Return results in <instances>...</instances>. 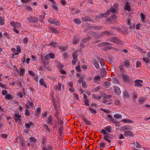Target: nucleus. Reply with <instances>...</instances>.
<instances>
[{
  "mask_svg": "<svg viewBox=\"0 0 150 150\" xmlns=\"http://www.w3.org/2000/svg\"><path fill=\"white\" fill-rule=\"evenodd\" d=\"M134 145L136 146V147L137 148H140L141 146L137 142H134Z\"/></svg>",
  "mask_w": 150,
  "mask_h": 150,
  "instance_id": "c9c22d12",
  "label": "nucleus"
},
{
  "mask_svg": "<svg viewBox=\"0 0 150 150\" xmlns=\"http://www.w3.org/2000/svg\"><path fill=\"white\" fill-rule=\"evenodd\" d=\"M103 138L105 140L107 139H111L112 138L111 137L110 135L108 133L105 134Z\"/></svg>",
  "mask_w": 150,
  "mask_h": 150,
  "instance_id": "4be33fe9",
  "label": "nucleus"
},
{
  "mask_svg": "<svg viewBox=\"0 0 150 150\" xmlns=\"http://www.w3.org/2000/svg\"><path fill=\"white\" fill-rule=\"evenodd\" d=\"M107 41L113 42L119 46H121L123 43V42L121 41L119 38L116 37H113L109 38L108 39Z\"/></svg>",
  "mask_w": 150,
  "mask_h": 150,
  "instance_id": "f257e3e1",
  "label": "nucleus"
},
{
  "mask_svg": "<svg viewBox=\"0 0 150 150\" xmlns=\"http://www.w3.org/2000/svg\"><path fill=\"white\" fill-rule=\"evenodd\" d=\"M51 45L53 47H56L57 45V43L55 42H52L50 43Z\"/></svg>",
  "mask_w": 150,
  "mask_h": 150,
  "instance_id": "e2e57ef3",
  "label": "nucleus"
},
{
  "mask_svg": "<svg viewBox=\"0 0 150 150\" xmlns=\"http://www.w3.org/2000/svg\"><path fill=\"white\" fill-rule=\"evenodd\" d=\"M114 88L115 93L117 95H120L121 93V91L119 88L117 86H115Z\"/></svg>",
  "mask_w": 150,
  "mask_h": 150,
  "instance_id": "9b49d317",
  "label": "nucleus"
},
{
  "mask_svg": "<svg viewBox=\"0 0 150 150\" xmlns=\"http://www.w3.org/2000/svg\"><path fill=\"white\" fill-rule=\"evenodd\" d=\"M92 96L93 98L97 100H98L101 98V96H97L95 94H93Z\"/></svg>",
  "mask_w": 150,
  "mask_h": 150,
  "instance_id": "2f4dec72",
  "label": "nucleus"
},
{
  "mask_svg": "<svg viewBox=\"0 0 150 150\" xmlns=\"http://www.w3.org/2000/svg\"><path fill=\"white\" fill-rule=\"evenodd\" d=\"M90 39V38L89 37H88L86 38L85 39H83L82 42L81 43V46H83V44L87 42L88 41V40Z\"/></svg>",
  "mask_w": 150,
  "mask_h": 150,
  "instance_id": "f3484780",
  "label": "nucleus"
},
{
  "mask_svg": "<svg viewBox=\"0 0 150 150\" xmlns=\"http://www.w3.org/2000/svg\"><path fill=\"white\" fill-rule=\"evenodd\" d=\"M90 28L92 29L98 30H100L102 28V27H100L99 26H98L94 25H92L91 26Z\"/></svg>",
  "mask_w": 150,
  "mask_h": 150,
  "instance_id": "412c9836",
  "label": "nucleus"
},
{
  "mask_svg": "<svg viewBox=\"0 0 150 150\" xmlns=\"http://www.w3.org/2000/svg\"><path fill=\"white\" fill-rule=\"evenodd\" d=\"M7 93V91L6 90H3L2 91V94L3 96L6 95Z\"/></svg>",
  "mask_w": 150,
  "mask_h": 150,
  "instance_id": "338daca9",
  "label": "nucleus"
},
{
  "mask_svg": "<svg viewBox=\"0 0 150 150\" xmlns=\"http://www.w3.org/2000/svg\"><path fill=\"white\" fill-rule=\"evenodd\" d=\"M53 8V9L55 10H57V7L56 4L55 3L54 4H53L52 6Z\"/></svg>",
  "mask_w": 150,
  "mask_h": 150,
  "instance_id": "5fc2aeb1",
  "label": "nucleus"
},
{
  "mask_svg": "<svg viewBox=\"0 0 150 150\" xmlns=\"http://www.w3.org/2000/svg\"><path fill=\"white\" fill-rule=\"evenodd\" d=\"M28 20L30 22H33L34 23H37L38 21L37 18L32 17H30L29 18H28Z\"/></svg>",
  "mask_w": 150,
  "mask_h": 150,
  "instance_id": "0eeeda50",
  "label": "nucleus"
},
{
  "mask_svg": "<svg viewBox=\"0 0 150 150\" xmlns=\"http://www.w3.org/2000/svg\"><path fill=\"white\" fill-rule=\"evenodd\" d=\"M107 16L106 13H104L97 15L96 17L98 18H99L102 17L106 18Z\"/></svg>",
  "mask_w": 150,
  "mask_h": 150,
  "instance_id": "dca6fc26",
  "label": "nucleus"
},
{
  "mask_svg": "<svg viewBox=\"0 0 150 150\" xmlns=\"http://www.w3.org/2000/svg\"><path fill=\"white\" fill-rule=\"evenodd\" d=\"M62 86V84L60 83L59 82L57 85L56 86L55 88L57 90L60 91L61 90Z\"/></svg>",
  "mask_w": 150,
  "mask_h": 150,
  "instance_id": "393cba45",
  "label": "nucleus"
},
{
  "mask_svg": "<svg viewBox=\"0 0 150 150\" xmlns=\"http://www.w3.org/2000/svg\"><path fill=\"white\" fill-rule=\"evenodd\" d=\"M103 96L104 98H108V99L112 97V96L111 95H108L106 94L105 93L104 94Z\"/></svg>",
  "mask_w": 150,
  "mask_h": 150,
  "instance_id": "a18cd8bd",
  "label": "nucleus"
},
{
  "mask_svg": "<svg viewBox=\"0 0 150 150\" xmlns=\"http://www.w3.org/2000/svg\"><path fill=\"white\" fill-rule=\"evenodd\" d=\"M74 21L77 24H79L81 23V21L78 19H74Z\"/></svg>",
  "mask_w": 150,
  "mask_h": 150,
  "instance_id": "c03bdc74",
  "label": "nucleus"
},
{
  "mask_svg": "<svg viewBox=\"0 0 150 150\" xmlns=\"http://www.w3.org/2000/svg\"><path fill=\"white\" fill-rule=\"evenodd\" d=\"M77 59L73 58V59L72 61V64L73 65H74L77 61Z\"/></svg>",
  "mask_w": 150,
  "mask_h": 150,
  "instance_id": "680f3d73",
  "label": "nucleus"
},
{
  "mask_svg": "<svg viewBox=\"0 0 150 150\" xmlns=\"http://www.w3.org/2000/svg\"><path fill=\"white\" fill-rule=\"evenodd\" d=\"M122 76L123 80L126 83H129L130 82V80L128 76L122 74Z\"/></svg>",
  "mask_w": 150,
  "mask_h": 150,
  "instance_id": "423d86ee",
  "label": "nucleus"
},
{
  "mask_svg": "<svg viewBox=\"0 0 150 150\" xmlns=\"http://www.w3.org/2000/svg\"><path fill=\"white\" fill-rule=\"evenodd\" d=\"M47 123L50 126H51L53 125L52 121V117L51 115H50L49 116L47 120Z\"/></svg>",
  "mask_w": 150,
  "mask_h": 150,
  "instance_id": "9d476101",
  "label": "nucleus"
},
{
  "mask_svg": "<svg viewBox=\"0 0 150 150\" xmlns=\"http://www.w3.org/2000/svg\"><path fill=\"white\" fill-rule=\"evenodd\" d=\"M12 96L9 94H6L5 96V98L7 100H10L12 98Z\"/></svg>",
  "mask_w": 150,
  "mask_h": 150,
  "instance_id": "7c9ffc66",
  "label": "nucleus"
},
{
  "mask_svg": "<svg viewBox=\"0 0 150 150\" xmlns=\"http://www.w3.org/2000/svg\"><path fill=\"white\" fill-rule=\"evenodd\" d=\"M43 127L44 128L46 129L47 131H50V129L49 128L47 124H44Z\"/></svg>",
  "mask_w": 150,
  "mask_h": 150,
  "instance_id": "8fccbe9b",
  "label": "nucleus"
},
{
  "mask_svg": "<svg viewBox=\"0 0 150 150\" xmlns=\"http://www.w3.org/2000/svg\"><path fill=\"white\" fill-rule=\"evenodd\" d=\"M100 87L99 86H98L96 88H94V91L95 92L98 91L100 90Z\"/></svg>",
  "mask_w": 150,
  "mask_h": 150,
  "instance_id": "69168bd1",
  "label": "nucleus"
},
{
  "mask_svg": "<svg viewBox=\"0 0 150 150\" xmlns=\"http://www.w3.org/2000/svg\"><path fill=\"white\" fill-rule=\"evenodd\" d=\"M25 69H20L19 74L21 76H24L25 72Z\"/></svg>",
  "mask_w": 150,
  "mask_h": 150,
  "instance_id": "a878e982",
  "label": "nucleus"
},
{
  "mask_svg": "<svg viewBox=\"0 0 150 150\" xmlns=\"http://www.w3.org/2000/svg\"><path fill=\"white\" fill-rule=\"evenodd\" d=\"M82 120L85 122L86 125H91L90 120H89L85 117H83L82 119Z\"/></svg>",
  "mask_w": 150,
  "mask_h": 150,
  "instance_id": "f8f14e48",
  "label": "nucleus"
},
{
  "mask_svg": "<svg viewBox=\"0 0 150 150\" xmlns=\"http://www.w3.org/2000/svg\"><path fill=\"white\" fill-rule=\"evenodd\" d=\"M4 24V19L2 17H0V25H3Z\"/></svg>",
  "mask_w": 150,
  "mask_h": 150,
  "instance_id": "473e14b6",
  "label": "nucleus"
},
{
  "mask_svg": "<svg viewBox=\"0 0 150 150\" xmlns=\"http://www.w3.org/2000/svg\"><path fill=\"white\" fill-rule=\"evenodd\" d=\"M48 21L50 23L53 24H55L58 26H59L61 25L60 23L56 19L50 18L48 19Z\"/></svg>",
  "mask_w": 150,
  "mask_h": 150,
  "instance_id": "f03ea898",
  "label": "nucleus"
},
{
  "mask_svg": "<svg viewBox=\"0 0 150 150\" xmlns=\"http://www.w3.org/2000/svg\"><path fill=\"white\" fill-rule=\"evenodd\" d=\"M124 135L125 136H129L130 137H133L134 135L132 131L129 130H127L125 132Z\"/></svg>",
  "mask_w": 150,
  "mask_h": 150,
  "instance_id": "1a4fd4ad",
  "label": "nucleus"
},
{
  "mask_svg": "<svg viewBox=\"0 0 150 150\" xmlns=\"http://www.w3.org/2000/svg\"><path fill=\"white\" fill-rule=\"evenodd\" d=\"M50 58L52 59H54L55 58V55L53 53H50L49 54Z\"/></svg>",
  "mask_w": 150,
  "mask_h": 150,
  "instance_id": "603ef678",
  "label": "nucleus"
},
{
  "mask_svg": "<svg viewBox=\"0 0 150 150\" xmlns=\"http://www.w3.org/2000/svg\"><path fill=\"white\" fill-rule=\"evenodd\" d=\"M125 8V9L128 11H129L131 10V8L128 5H127L126 6Z\"/></svg>",
  "mask_w": 150,
  "mask_h": 150,
  "instance_id": "052dcab7",
  "label": "nucleus"
},
{
  "mask_svg": "<svg viewBox=\"0 0 150 150\" xmlns=\"http://www.w3.org/2000/svg\"><path fill=\"white\" fill-rule=\"evenodd\" d=\"M134 86L137 87H141L143 86L141 83H143V81L141 80L137 79L134 81Z\"/></svg>",
  "mask_w": 150,
  "mask_h": 150,
  "instance_id": "20e7f679",
  "label": "nucleus"
},
{
  "mask_svg": "<svg viewBox=\"0 0 150 150\" xmlns=\"http://www.w3.org/2000/svg\"><path fill=\"white\" fill-rule=\"evenodd\" d=\"M78 50L74 51L72 53V56L73 58L77 59L78 54H77Z\"/></svg>",
  "mask_w": 150,
  "mask_h": 150,
  "instance_id": "aec40b11",
  "label": "nucleus"
},
{
  "mask_svg": "<svg viewBox=\"0 0 150 150\" xmlns=\"http://www.w3.org/2000/svg\"><path fill=\"white\" fill-rule=\"evenodd\" d=\"M27 102L28 103V104L30 106L33 108L34 107V104L33 103L30 102L28 100H27Z\"/></svg>",
  "mask_w": 150,
  "mask_h": 150,
  "instance_id": "6e6d98bb",
  "label": "nucleus"
},
{
  "mask_svg": "<svg viewBox=\"0 0 150 150\" xmlns=\"http://www.w3.org/2000/svg\"><path fill=\"white\" fill-rule=\"evenodd\" d=\"M14 116L15 117V118L18 119L20 120H21V116L20 115L18 114H14Z\"/></svg>",
  "mask_w": 150,
  "mask_h": 150,
  "instance_id": "72a5a7b5",
  "label": "nucleus"
},
{
  "mask_svg": "<svg viewBox=\"0 0 150 150\" xmlns=\"http://www.w3.org/2000/svg\"><path fill=\"white\" fill-rule=\"evenodd\" d=\"M30 141L33 143H35L36 142V139L34 137H31L29 138Z\"/></svg>",
  "mask_w": 150,
  "mask_h": 150,
  "instance_id": "09e8293b",
  "label": "nucleus"
},
{
  "mask_svg": "<svg viewBox=\"0 0 150 150\" xmlns=\"http://www.w3.org/2000/svg\"><path fill=\"white\" fill-rule=\"evenodd\" d=\"M73 97L75 98L76 100H78L79 99V98L77 94L76 93H74L73 95Z\"/></svg>",
  "mask_w": 150,
  "mask_h": 150,
  "instance_id": "0e129e2a",
  "label": "nucleus"
},
{
  "mask_svg": "<svg viewBox=\"0 0 150 150\" xmlns=\"http://www.w3.org/2000/svg\"><path fill=\"white\" fill-rule=\"evenodd\" d=\"M114 117L116 119L121 118L122 115L119 114H115L114 115Z\"/></svg>",
  "mask_w": 150,
  "mask_h": 150,
  "instance_id": "37998d69",
  "label": "nucleus"
},
{
  "mask_svg": "<svg viewBox=\"0 0 150 150\" xmlns=\"http://www.w3.org/2000/svg\"><path fill=\"white\" fill-rule=\"evenodd\" d=\"M118 4H115L111 7L110 11L112 13H116V10L118 9Z\"/></svg>",
  "mask_w": 150,
  "mask_h": 150,
  "instance_id": "39448f33",
  "label": "nucleus"
},
{
  "mask_svg": "<svg viewBox=\"0 0 150 150\" xmlns=\"http://www.w3.org/2000/svg\"><path fill=\"white\" fill-rule=\"evenodd\" d=\"M10 24L12 26H13V28H19L21 27V25L20 23L18 22L11 21L10 22Z\"/></svg>",
  "mask_w": 150,
  "mask_h": 150,
  "instance_id": "7ed1b4c3",
  "label": "nucleus"
},
{
  "mask_svg": "<svg viewBox=\"0 0 150 150\" xmlns=\"http://www.w3.org/2000/svg\"><path fill=\"white\" fill-rule=\"evenodd\" d=\"M49 29L54 33H57V30L56 29L53 27L50 26L49 27Z\"/></svg>",
  "mask_w": 150,
  "mask_h": 150,
  "instance_id": "a19ab883",
  "label": "nucleus"
},
{
  "mask_svg": "<svg viewBox=\"0 0 150 150\" xmlns=\"http://www.w3.org/2000/svg\"><path fill=\"white\" fill-rule=\"evenodd\" d=\"M100 109L101 110L107 113H109L110 112V111L108 109L106 110L103 108H101Z\"/></svg>",
  "mask_w": 150,
  "mask_h": 150,
  "instance_id": "864d4df0",
  "label": "nucleus"
},
{
  "mask_svg": "<svg viewBox=\"0 0 150 150\" xmlns=\"http://www.w3.org/2000/svg\"><path fill=\"white\" fill-rule=\"evenodd\" d=\"M130 64V62L129 61L127 60H126L125 62V65L126 67H127L129 66Z\"/></svg>",
  "mask_w": 150,
  "mask_h": 150,
  "instance_id": "49530a36",
  "label": "nucleus"
},
{
  "mask_svg": "<svg viewBox=\"0 0 150 150\" xmlns=\"http://www.w3.org/2000/svg\"><path fill=\"white\" fill-rule=\"evenodd\" d=\"M33 123L30 122L29 124L28 123H25V126L26 128H30L31 126H33Z\"/></svg>",
  "mask_w": 150,
  "mask_h": 150,
  "instance_id": "5701e85b",
  "label": "nucleus"
},
{
  "mask_svg": "<svg viewBox=\"0 0 150 150\" xmlns=\"http://www.w3.org/2000/svg\"><path fill=\"white\" fill-rule=\"evenodd\" d=\"M93 64L95 66V67L97 69H98L99 68V66L98 64V62L96 61H94V62L93 63Z\"/></svg>",
  "mask_w": 150,
  "mask_h": 150,
  "instance_id": "e433bc0d",
  "label": "nucleus"
},
{
  "mask_svg": "<svg viewBox=\"0 0 150 150\" xmlns=\"http://www.w3.org/2000/svg\"><path fill=\"white\" fill-rule=\"evenodd\" d=\"M111 127L110 126L109 127H107L105 128V129L107 130V131L109 133L111 132Z\"/></svg>",
  "mask_w": 150,
  "mask_h": 150,
  "instance_id": "58836bf2",
  "label": "nucleus"
},
{
  "mask_svg": "<svg viewBox=\"0 0 150 150\" xmlns=\"http://www.w3.org/2000/svg\"><path fill=\"white\" fill-rule=\"evenodd\" d=\"M52 147L50 146H46V145H44L42 146V150H52Z\"/></svg>",
  "mask_w": 150,
  "mask_h": 150,
  "instance_id": "4468645a",
  "label": "nucleus"
},
{
  "mask_svg": "<svg viewBox=\"0 0 150 150\" xmlns=\"http://www.w3.org/2000/svg\"><path fill=\"white\" fill-rule=\"evenodd\" d=\"M52 101L53 102V105L54 106L55 110H56L57 108V106L55 102V100L54 99L52 100Z\"/></svg>",
  "mask_w": 150,
  "mask_h": 150,
  "instance_id": "4d7b16f0",
  "label": "nucleus"
},
{
  "mask_svg": "<svg viewBox=\"0 0 150 150\" xmlns=\"http://www.w3.org/2000/svg\"><path fill=\"white\" fill-rule=\"evenodd\" d=\"M132 127L129 125H126L121 127V130L122 131H125L127 130L131 129Z\"/></svg>",
  "mask_w": 150,
  "mask_h": 150,
  "instance_id": "6e6552de",
  "label": "nucleus"
},
{
  "mask_svg": "<svg viewBox=\"0 0 150 150\" xmlns=\"http://www.w3.org/2000/svg\"><path fill=\"white\" fill-rule=\"evenodd\" d=\"M57 65L58 68H59V69H62L64 67V66L60 62H57Z\"/></svg>",
  "mask_w": 150,
  "mask_h": 150,
  "instance_id": "c756f323",
  "label": "nucleus"
},
{
  "mask_svg": "<svg viewBox=\"0 0 150 150\" xmlns=\"http://www.w3.org/2000/svg\"><path fill=\"white\" fill-rule=\"evenodd\" d=\"M60 49L63 51H64L66 50H67V48L66 47H61Z\"/></svg>",
  "mask_w": 150,
  "mask_h": 150,
  "instance_id": "774afa93",
  "label": "nucleus"
},
{
  "mask_svg": "<svg viewBox=\"0 0 150 150\" xmlns=\"http://www.w3.org/2000/svg\"><path fill=\"white\" fill-rule=\"evenodd\" d=\"M122 121L125 122L127 123H132L133 122V121H132L131 120L129 119H125L122 120Z\"/></svg>",
  "mask_w": 150,
  "mask_h": 150,
  "instance_id": "cd10ccee",
  "label": "nucleus"
},
{
  "mask_svg": "<svg viewBox=\"0 0 150 150\" xmlns=\"http://www.w3.org/2000/svg\"><path fill=\"white\" fill-rule=\"evenodd\" d=\"M25 114L26 116H29L30 114L29 111L28 109H25Z\"/></svg>",
  "mask_w": 150,
  "mask_h": 150,
  "instance_id": "bf43d9fd",
  "label": "nucleus"
},
{
  "mask_svg": "<svg viewBox=\"0 0 150 150\" xmlns=\"http://www.w3.org/2000/svg\"><path fill=\"white\" fill-rule=\"evenodd\" d=\"M19 138L20 139V143L22 147H24L25 146V141L23 138H20L19 137Z\"/></svg>",
  "mask_w": 150,
  "mask_h": 150,
  "instance_id": "6ab92c4d",
  "label": "nucleus"
},
{
  "mask_svg": "<svg viewBox=\"0 0 150 150\" xmlns=\"http://www.w3.org/2000/svg\"><path fill=\"white\" fill-rule=\"evenodd\" d=\"M126 23L127 25L129 26L131 25V19L130 18H128L126 20Z\"/></svg>",
  "mask_w": 150,
  "mask_h": 150,
  "instance_id": "79ce46f5",
  "label": "nucleus"
},
{
  "mask_svg": "<svg viewBox=\"0 0 150 150\" xmlns=\"http://www.w3.org/2000/svg\"><path fill=\"white\" fill-rule=\"evenodd\" d=\"M100 79V76H97L94 77V80L95 83L97 82Z\"/></svg>",
  "mask_w": 150,
  "mask_h": 150,
  "instance_id": "4c0bfd02",
  "label": "nucleus"
},
{
  "mask_svg": "<svg viewBox=\"0 0 150 150\" xmlns=\"http://www.w3.org/2000/svg\"><path fill=\"white\" fill-rule=\"evenodd\" d=\"M123 96L125 99L127 98H128L130 97V95L129 93L127 91H124L123 93Z\"/></svg>",
  "mask_w": 150,
  "mask_h": 150,
  "instance_id": "a211bd4d",
  "label": "nucleus"
},
{
  "mask_svg": "<svg viewBox=\"0 0 150 150\" xmlns=\"http://www.w3.org/2000/svg\"><path fill=\"white\" fill-rule=\"evenodd\" d=\"M136 49L138 50L139 52L143 53H146V52L143 50L141 48L139 47L138 46H136Z\"/></svg>",
  "mask_w": 150,
  "mask_h": 150,
  "instance_id": "b1692460",
  "label": "nucleus"
},
{
  "mask_svg": "<svg viewBox=\"0 0 150 150\" xmlns=\"http://www.w3.org/2000/svg\"><path fill=\"white\" fill-rule=\"evenodd\" d=\"M89 110H90L91 112L92 113L95 114L97 113L95 109L90 107L89 108Z\"/></svg>",
  "mask_w": 150,
  "mask_h": 150,
  "instance_id": "ea45409f",
  "label": "nucleus"
},
{
  "mask_svg": "<svg viewBox=\"0 0 150 150\" xmlns=\"http://www.w3.org/2000/svg\"><path fill=\"white\" fill-rule=\"evenodd\" d=\"M0 87L3 88L7 89V87L6 86L1 83H0Z\"/></svg>",
  "mask_w": 150,
  "mask_h": 150,
  "instance_id": "3c124183",
  "label": "nucleus"
},
{
  "mask_svg": "<svg viewBox=\"0 0 150 150\" xmlns=\"http://www.w3.org/2000/svg\"><path fill=\"white\" fill-rule=\"evenodd\" d=\"M39 82L41 85L44 86L46 88H47V85L44 81V79H43L41 78Z\"/></svg>",
  "mask_w": 150,
  "mask_h": 150,
  "instance_id": "ddd939ff",
  "label": "nucleus"
},
{
  "mask_svg": "<svg viewBox=\"0 0 150 150\" xmlns=\"http://www.w3.org/2000/svg\"><path fill=\"white\" fill-rule=\"evenodd\" d=\"M79 39L78 38H75L73 40L72 42L74 44H76L79 42Z\"/></svg>",
  "mask_w": 150,
  "mask_h": 150,
  "instance_id": "bb28decb",
  "label": "nucleus"
},
{
  "mask_svg": "<svg viewBox=\"0 0 150 150\" xmlns=\"http://www.w3.org/2000/svg\"><path fill=\"white\" fill-rule=\"evenodd\" d=\"M141 18H142V21L143 22H145V20L146 19L145 15L143 13H141Z\"/></svg>",
  "mask_w": 150,
  "mask_h": 150,
  "instance_id": "de8ad7c7",
  "label": "nucleus"
},
{
  "mask_svg": "<svg viewBox=\"0 0 150 150\" xmlns=\"http://www.w3.org/2000/svg\"><path fill=\"white\" fill-rule=\"evenodd\" d=\"M16 49L17 52H18L19 53L21 52V47L19 45H18L16 47Z\"/></svg>",
  "mask_w": 150,
  "mask_h": 150,
  "instance_id": "13d9d810",
  "label": "nucleus"
},
{
  "mask_svg": "<svg viewBox=\"0 0 150 150\" xmlns=\"http://www.w3.org/2000/svg\"><path fill=\"white\" fill-rule=\"evenodd\" d=\"M81 19L84 22L93 21V20L92 19L90 18H89V17H82Z\"/></svg>",
  "mask_w": 150,
  "mask_h": 150,
  "instance_id": "2eb2a0df",
  "label": "nucleus"
},
{
  "mask_svg": "<svg viewBox=\"0 0 150 150\" xmlns=\"http://www.w3.org/2000/svg\"><path fill=\"white\" fill-rule=\"evenodd\" d=\"M41 113V109L39 108H38L35 111V113H36V115L37 116H39L40 113Z\"/></svg>",
  "mask_w": 150,
  "mask_h": 150,
  "instance_id": "c85d7f7f",
  "label": "nucleus"
},
{
  "mask_svg": "<svg viewBox=\"0 0 150 150\" xmlns=\"http://www.w3.org/2000/svg\"><path fill=\"white\" fill-rule=\"evenodd\" d=\"M111 28L112 29H113L116 30L118 32H121L122 31V29L120 27L118 28H114L113 27H111Z\"/></svg>",
  "mask_w": 150,
  "mask_h": 150,
  "instance_id": "f704fd0d",
  "label": "nucleus"
}]
</instances>
